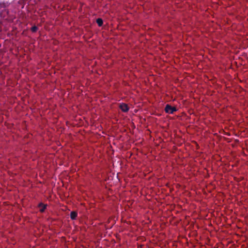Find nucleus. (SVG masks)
<instances>
[{"label":"nucleus","mask_w":248,"mask_h":248,"mask_svg":"<svg viewBox=\"0 0 248 248\" xmlns=\"http://www.w3.org/2000/svg\"><path fill=\"white\" fill-rule=\"evenodd\" d=\"M37 30H38V28L36 26H34L32 27L31 28V31L33 32H36L37 31Z\"/></svg>","instance_id":"6"},{"label":"nucleus","mask_w":248,"mask_h":248,"mask_svg":"<svg viewBox=\"0 0 248 248\" xmlns=\"http://www.w3.org/2000/svg\"><path fill=\"white\" fill-rule=\"evenodd\" d=\"M165 110L167 113L173 114L174 112L177 111V108L175 107H172L169 104H167L166 105Z\"/></svg>","instance_id":"1"},{"label":"nucleus","mask_w":248,"mask_h":248,"mask_svg":"<svg viewBox=\"0 0 248 248\" xmlns=\"http://www.w3.org/2000/svg\"><path fill=\"white\" fill-rule=\"evenodd\" d=\"M78 216V213L77 212L75 211H72L70 213V217L71 219L72 220H75L76 219L77 217Z\"/></svg>","instance_id":"4"},{"label":"nucleus","mask_w":248,"mask_h":248,"mask_svg":"<svg viewBox=\"0 0 248 248\" xmlns=\"http://www.w3.org/2000/svg\"><path fill=\"white\" fill-rule=\"evenodd\" d=\"M96 23L98 24V26L101 27L103 25V21L101 18H99L96 19Z\"/></svg>","instance_id":"5"},{"label":"nucleus","mask_w":248,"mask_h":248,"mask_svg":"<svg viewBox=\"0 0 248 248\" xmlns=\"http://www.w3.org/2000/svg\"><path fill=\"white\" fill-rule=\"evenodd\" d=\"M46 204H45L43 203H40L38 205V206L40 208V211L41 212H43L45 210L46 207Z\"/></svg>","instance_id":"3"},{"label":"nucleus","mask_w":248,"mask_h":248,"mask_svg":"<svg viewBox=\"0 0 248 248\" xmlns=\"http://www.w3.org/2000/svg\"><path fill=\"white\" fill-rule=\"evenodd\" d=\"M120 108L123 112H127L129 110V107L127 105L124 103H122L120 105Z\"/></svg>","instance_id":"2"}]
</instances>
